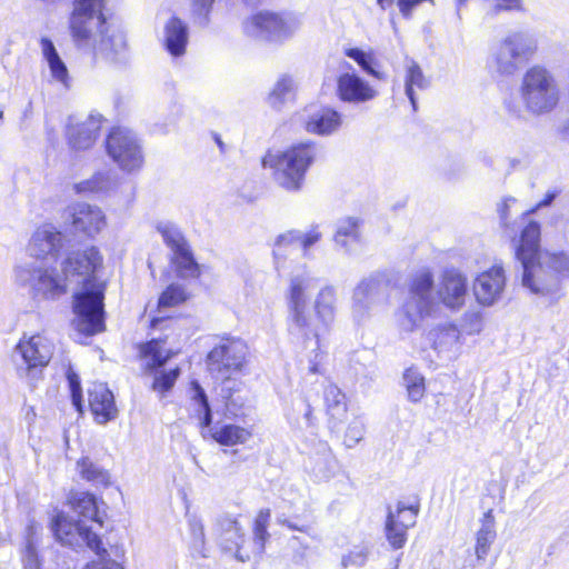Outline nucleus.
Instances as JSON below:
<instances>
[{"label":"nucleus","mask_w":569,"mask_h":569,"mask_svg":"<svg viewBox=\"0 0 569 569\" xmlns=\"http://www.w3.org/2000/svg\"><path fill=\"white\" fill-rule=\"evenodd\" d=\"M468 298V278L457 269H447L435 283L428 270L418 272L411 280L409 296L396 313L401 332H413L425 319L438 313L440 306L450 311L461 310Z\"/></svg>","instance_id":"f257e3e1"},{"label":"nucleus","mask_w":569,"mask_h":569,"mask_svg":"<svg viewBox=\"0 0 569 569\" xmlns=\"http://www.w3.org/2000/svg\"><path fill=\"white\" fill-rule=\"evenodd\" d=\"M102 266V257L96 247L74 251L62 263V273L71 284H83L74 297L73 325L84 335L92 336L104 330V282H97L94 272Z\"/></svg>","instance_id":"f03ea898"},{"label":"nucleus","mask_w":569,"mask_h":569,"mask_svg":"<svg viewBox=\"0 0 569 569\" xmlns=\"http://www.w3.org/2000/svg\"><path fill=\"white\" fill-rule=\"evenodd\" d=\"M315 157L316 149L311 143H299L284 150L269 151L262 164L272 170L273 179L281 188L298 191Z\"/></svg>","instance_id":"7ed1b4c3"},{"label":"nucleus","mask_w":569,"mask_h":569,"mask_svg":"<svg viewBox=\"0 0 569 569\" xmlns=\"http://www.w3.org/2000/svg\"><path fill=\"white\" fill-rule=\"evenodd\" d=\"M250 361L248 343L234 336L219 337L207 356V367L216 380L230 382L247 371Z\"/></svg>","instance_id":"20e7f679"},{"label":"nucleus","mask_w":569,"mask_h":569,"mask_svg":"<svg viewBox=\"0 0 569 569\" xmlns=\"http://www.w3.org/2000/svg\"><path fill=\"white\" fill-rule=\"evenodd\" d=\"M520 94L526 110L533 116L551 112L560 99L553 76L541 67H532L525 73Z\"/></svg>","instance_id":"39448f33"},{"label":"nucleus","mask_w":569,"mask_h":569,"mask_svg":"<svg viewBox=\"0 0 569 569\" xmlns=\"http://www.w3.org/2000/svg\"><path fill=\"white\" fill-rule=\"evenodd\" d=\"M313 312L309 307L303 313V322H297L292 335L305 340L316 339L327 333L333 323L338 310V295L333 286L322 287L316 295L312 303Z\"/></svg>","instance_id":"423d86ee"},{"label":"nucleus","mask_w":569,"mask_h":569,"mask_svg":"<svg viewBox=\"0 0 569 569\" xmlns=\"http://www.w3.org/2000/svg\"><path fill=\"white\" fill-rule=\"evenodd\" d=\"M54 346L44 335L23 336L13 350L19 378L32 385L52 358Z\"/></svg>","instance_id":"0eeeda50"},{"label":"nucleus","mask_w":569,"mask_h":569,"mask_svg":"<svg viewBox=\"0 0 569 569\" xmlns=\"http://www.w3.org/2000/svg\"><path fill=\"white\" fill-rule=\"evenodd\" d=\"M14 274L18 282L50 299L64 295L71 286L67 274H59L44 262H23L16 267Z\"/></svg>","instance_id":"6e6552de"},{"label":"nucleus","mask_w":569,"mask_h":569,"mask_svg":"<svg viewBox=\"0 0 569 569\" xmlns=\"http://www.w3.org/2000/svg\"><path fill=\"white\" fill-rule=\"evenodd\" d=\"M299 27L300 22L297 18L281 17L269 11L253 14L243 23L247 36L263 40H283L292 36Z\"/></svg>","instance_id":"1a4fd4ad"},{"label":"nucleus","mask_w":569,"mask_h":569,"mask_svg":"<svg viewBox=\"0 0 569 569\" xmlns=\"http://www.w3.org/2000/svg\"><path fill=\"white\" fill-rule=\"evenodd\" d=\"M163 341L152 339L141 347L140 353L146 359V369L154 370L152 390L162 398L174 386L180 376L179 367L170 370L157 369L162 367L171 357L172 352L162 348Z\"/></svg>","instance_id":"9d476101"},{"label":"nucleus","mask_w":569,"mask_h":569,"mask_svg":"<svg viewBox=\"0 0 569 569\" xmlns=\"http://www.w3.org/2000/svg\"><path fill=\"white\" fill-rule=\"evenodd\" d=\"M107 150L113 161L124 171L139 170L143 164L141 146L129 129H113L107 140Z\"/></svg>","instance_id":"9b49d317"},{"label":"nucleus","mask_w":569,"mask_h":569,"mask_svg":"<svg viewBox=\"0 0 569 569\" xmlns=\"http://www.w3.org/2000/svg\"><path fill=\"white\" fill-rule=\"evenodd\" d=\"M316 280L306 268L291 273L284 291L288 309V328L291 332L297 322H303V313L308 307L309 291L313 289Z\"/></svg>","instance_id":"f8f14e48"},{"label":"nucleus","mask_w":569,"mask_h":569,"mask_svg":"<svg viewBox=\"0 0 569 569\" xmlns=\"http://www.w3.org/2000/svg\"><path fill=\"white\" fill-rule=\"evenodd\" d=\"M523 267L522 286L532 295L553 301L558 298L560 280L545 264L541 254L521 261Z\"/></svg>","instance_id":"ddd939ff"},{"label":"nucleus","mask_w":569,"mask_h":569,"mask_svg":"<svg viewBox=\"0 0 569 569\" xmlns=\"http://www.w3.org/2000/svg\"><path fill=\"white\" fill-rule=\"evenodd\" d=\"M386 283L378 276L362 279L353 290L351 315L355 321L361 323L378 311L385 300Z\"/></svg>","instance_id":"4468645a"},{"label":"nucleus","mask_w":569,"mask_h":569,"mask_svg":"<svg viewBox=\"0 0 569 569\" xmlns=\"http://www.w3.org/2000/svg\"><path fill=\"white\" fill-rule=\"evenodd\" d=\"M69 30L77 47L93 51L97 43L101 41L102 33L109 31V26L103 14L83 13L79 9L71 11Z\"/></svg>","instance_id":"2eb2a0df"},{"label":"nucleus","mask_w":569,"mask_h":569,"mask_svg":"<svg viewBox=\"0 0 569 569\" xmlns=\"http://www.w3.org/2000/svg\"><path fill=\"white\" fill-rule=\"evenodd\" d=\"M52 529L57 539L72 548L87 546L96 555L104 552L101 539L80 521H73L63 513H58L53 520Z\"/></svg>","instance_id":"dca6fc26"},{"label":"nucleus","mask_w":569,"mask_h":569,"mask_svg":"<svg viewBox=\"0 0 569 569\" xmlns=\"http://www.w3.org/2000/svg\"><path fill=\"white\" fill-rule=\"evenodd\" d=\"M336 93L339 100L350 104H363L378 96V90L362 79L353 67L343 62L337 77Z\"/></svg>","instance_id":"f3484780"},{"label":"nucleus","mask_w":569,"mask_h":569,"mask_svg":"<svg viewBox=\"0 0 569 569\" xmlns=\"http://www.w3.org/2000/svg\"><path fill=\"white\" fill-rule=\"evenodd\" d=\"M427 340L438 357L455 360L462 348V333L458 326L451 322L435 326L427 332Z\"/></svg>","instance_id":"a211bd4d"},{"label":"nucleus","mask_w":569,"mask_h":569,"mask_svg":"<svg viewBox=\"0 0 569 569\" xmlns=\"http://www.w3.org/2000/svg\"><path fill=\"white\" fill-rule=\"evenodd\" d=\"M505 287L503 268L493 266L477 276L472 288L477 302L483 307H491L501 299Z\"/></svg>","instance_id":"6ab92c4d"},{"label":"nucleus","mask_w":569,"mask_h":569,"mask_svg":"<svg viewBox=\"0 0 569 569\" xmlns=\"http://www.w3.org/2000/svg\"><path fill=\"white\" fill-rule=\"evenodd\" d=\"M321 239V233L317 228L309 231L289 230L279 234L273 244V258L276 268L279 270L284 266L287 253L302 249L305 253Z\"/></svg>","instance_id":"aec40b11"},{"label":"nucleus","mask_w":569,"mask_h":569,"mask_svg":"<svg viewBox=\"0 0 569 569\" xmlns=\"http://www.w3.org/2000/svg\"><path fill=\"white\" fill-rule=\"evenodd\" d=\"M67 216L73 228L88 237H94L107 227V217L103 210L94 204L78 202L69 206Z\"/></svg>","instance_id":"412c9836"},{"label":"nucleus","mask_w":569,"mask_h":569,"mask_svg":"<svg viewBox=\"0 0 569 569\" xmlns=\"http://www.w3.org/2000/svg\"><path fill=\"white\" fill-rule=\"evenodd\" d=\"M160 231L164 241L172 250V261L176 264L178 274L183 278L198 277L199 267L181 233L177 229L168 226L161 228Z\"/></svg>","instance_id":"4be33fe9"},{"label":"nucleus","mask_w":569,"mask_h":569,"mask_svg":"<svg viewBox=\"0 0 569 569\" xmlns=\"http://www.w3.org/2000/svg\"><path fill=\"white\" fill-rule=\"evenodd\" d=\"M62 247V234L52 224L46 223L39 227L30 238L27 251L36 262L47 259H56Z\"/></svg>","instance_id":"5701e85b"},{"label":"nucleus","mask_w":569,"mask_h":569,"mask_svg":"<svg viewBox=\"0 0 569 569\" xmlns=\"http://www.w3.org/2000/svg\"><path fill=\"white\" fill-rule=\"evenodd\" d=\"M88 401L91 412L99 423L113 420L118 415L113 395L106 383H92L88 389Z\"/></svg>","instance_id":"b1692460"},{"label":"nucleus","mask_w":569,"mask_h":569,"mask_svg":"<svg viewBox=\"0 0 569 569\" xmlns=\"http://www.w3.org/2000/svg\"><path fill=\"white\" fill-rule=\"evenodd\" d=\"M102 123L101 116H89L83 121L70 122L67 129L68 143L73 150L89 149L96 141Z\"/></svg>","instance_id":"393cba45"},{"label":"nucleus","mask_w":569,"mask_h":569,"mask_svg":"<svg viewBox=\"0 0 569 569\" xmlns=\"http://www.w3.org/2000/svg\"><path fill=\"white\" fill-rule=\"evenodd\" d=\"M161 40L172 57L183 56L189 40L188 26L177 17L169 18L163 24Z\"/></svg>","instance_id":"a878e982"},{"label":"nucleus","mask_w":569,"mask_h":569,"mask_svg":"<svg viewBox=\"0 0 569 569\" xmlns=\"http://www.w3.org/2000/svg\"><path fill=\"white\" fill-rule=\"evenodd\" d=\"M342 123L341 114L330 108H323L312 113L306 121V130L309 133L328 136L336 132Z\"/></svg>","instance_id":"bb28decb"},{"label":"nucleus","mask_w":569,"mask_h":569,"mask_svg":"<svg viewBox=\"0 0 569 569\" xmlns=\"http://www.w3.org/2000/svg\"><path fill=\"white\" fill-rule=\"evenodd\" d=\"M40 48L42 58L50 70L51 78L63 87L69 88L70 77L68 68L58 53L53 42L48 38H42L40 40Z\"/></svg>","instance_id":"cd10ccee"},{"label":"nucleus","mask_w":569,"mask_h":569,"mask_svg":"<svg viewBox=\"0 0 569 569\" xmlns=\"http://www.w3.org/2000/svg\"><path fill=\"white\" fill-rule=\"evenodd\" d=\"M480 527L476 531L475 555L478 560H485L491 545L496 540V520L492 510H488L479 519Z\"/></svg>","instance_id":"c85d7f7f"},{"label":"nucleus","mask_w":569,"mask_h":569,"mask_svg":"<svg viewBox=\"0 0 569 569\" xmlns=\"http://www.w3.org/2000/svg\"><path fill=\"white\" fill-rule=\"evenodd\" d=\"M211 437L222 446H237L247 443L253 436L250 428L233 423H217L211 428Z\"/></svg>","instance_id":"c756f323"},{"label":"nucleus","mask_w":569,"mask_h":569,"mask_svg":"<svg viewBox=\"0 0 569 569\" xmlns=\"http://www.w3.org/2000/svg\"><path fill=\"white\" fill-rule=\"evenodd\" d=\"M100 39L101 41L97 43L93 51L108 59L117 60L127 50V40L122 31L109 29L107 33H102Z\"/></svg>","instance_id":"7c9ffc66"},{"label":"nucleus","mask_w":569,"mask_h":569,"mask_svg":"<svg viewBox=\"0 0 569 569\" xmlns=\"http://www.w3.org/2000/svg\"><path fill=\"white\" fill-rule=\"evenodd\" d=\"M335 242L346 252H352L357 250L360 243L358 221L353 218L341 220L337 227Z\"/></svg>","instance_id":"2f4dec72"},{"label":"nucleus","mask_w":569,"mask_h":569,"mask_svg":"<svg viewBox=\"0 0 569 569\" xmlns=\"http://www.w3.org/2000/svg\"><path fill=\"white\" fill-rule=\"evenodd\" d=\"M77 470L83 480L92 483L94 487L107 488L111 485L109 471L88 457L77 461Z\"/></svg>","instance_id":"473e14b6"},{"label":"nucleus","mask_w":569,"mask_h":569,"mask_svg":"<svg viewBox=\"0 0 569 569\" xmlns=\"http://www.w3.org/2000/svg\"><path fill=\"white\" fill-rule=\"evenodd\" d=\"M540 228L537 223L530 222L521 232L520 244L516 254L520 261L538 258L539 254Z\"/></svg>","instance_id":"72a5a7b5"},{"label":"nucleus","mask_w":569,"mask_h":569,"mask_svg":"<svg viewBox=\"0 0 569 569\" xmlns=\"http://www.w3.org/2000/svg\"><path fill=\"white\" fill-rule=\"evenodd\" d=\"M428 84L429 82L420 66L416 61L409 60L406 64L405 91L413 109H416L417 106L415 88L422 90L426 89Z\"/></svg>","instance_id":"f704fd0d"},{"label":"nucleus","mask_w":569,"mask_h":569,"mask_svg":"<svg viewBox=\"0 0 569 569\" xmlns=\"http://www.w3.org/2000/svg\"><path fill=\"white\" fill-rule=\"evenodd\" d=\"M323 397L328 415L337 421H342L347 413L345 393L337 386L329 385L325 388Z\"/></svg>","instance_id":"c9c22d12"},{"label":"nucleus","mask_w":569,"mask_h":569,"mask_svg":"<svg viewBox=\"0 0 569 569\" xmlns=\"http://www.w3.org/2000/svg\"><path fill=\"white\" fill-rule=\"evenodd\" d=\"M513 56L521 63L527 60L537 49L536 41L523 33H513L505 39Z\"/></svg>","instance_id":"e433bc0d"},{"label":"nucleus","mask_w":569,"mask_h":569,"mask_svg":"<svg viewBox=\"0 0 569 569\" xmlns=\"http://www.w3.org/2000/svg\"><path fill=\"white\" fill-rule=\"evenodd\" d=\"M295 89L293 79L287 74L281 76L268 96L269 104L273 108H280L293 96Z\"/></svg>","instance_id":"4c0bfd02"},{"label":"nucleus","mask_w":569,"mask_h":569,"mask_svg":"<svg viewBox=\"0 0 569 569\" xmlns=\"http://www.w3.org/2000/svg\"><path fill=\"white\" fill-rule=\"evenodd\" d=\"M345 54L352 59L367 74L382 80L385 74L375 69L376 59L372 51H363L359 48H347Z\"/></svg>","instance_id":"58836bf2"},{"label":"nucleus","mask_w":569,"mask_h":569,"mask_svg":"<svg viewBox=\"0 0 569 569\" xmlns=\"http://www.w3.org/2000/svg\"><path fill=\"white\" fill-rule=\"evenodd\" d=\"M113 180L109 172H97L90 179L74 184V190L79 194L96 193L109 190Z\"/></svg>","instance_id":"ea45409f"},{"label":"nucleus","mask_w":569,"mask_h":569,"mask_svg":"<svg viewBox=\"0 0 569 569\" xmlns=\"http://www.w3.org/2000/svg\"><path fill=\"white\" fill-rule=\"evenodd\" d=\"M403 385L410 401L418 402L423 398L426 392L425 378L417 369L409 368L405 371Z\"/></svg>","instance_id":"a19ab883"},{"label":"nucleus","mask_w":569,"mask_h":569,"mask_svg":"<svg viewBox=\"0 0 569 569\" xmlns=\"http://www.w3.org/2000/svg\"><path fill=\"white\" fill-rule=\"evenodd\" d=\"M493 61L500 73L510 74L515 72L519 66V61L505 40L497 47L493 53Z\"/></svg>","instance_id":"79ce46f5"},{"label":"nucleus","mask_w":569,"mask_h":569,"mask_svg":"<svg viewBox=\"0 0 569 569\" xmlns=\"http://www.w3.org/2000/svg\"><path fill=\"white\" fill-rule=\"evenodd\" d=\"M271 512L269 509H262L257 515L254 520V541H253V551L256 553H260L264 549V542L269 538V533L267 531L269 521H270Z\"/></svg>","instance_id":"37998d69"},{"label":"nucleus","mask_w":569,"mask_h":569,"mask_svg":"<svg viewBox=\"0 0 569 569\" xmlns=\"http://www.w3.org/2000/svg\"><path fill=\"white\" fill-rule=\"evenodd\" d=\"M189 295L180 284H170L160 296L158 301L159 312L166 308L176 307L188 299Z\"/></svg>","instance_id":"c03bdc74"},{"label":"nucleus","mask_w":569,"mask_h":569,"mask_svg":"<svg viewBox=\"0 0 569 569\" xmlns=\"http://www.w3.org/2000/svg\"><path fill=\"white\" fill-rule=\"evenodd\" d=\"M189 527L191 533V549L196 553L194 556L206 558L208 555L202 522L197 518H192L189 521Z\"/></svg>","instance_id":"a18cd8bd"},{"label":"nucleus","mask_w":569,"mask_h":569,"mask_svg":"<svg viewBox=\"0 0 569 569\" xmlns=\"http://www.w3.org/2000/svg\"><path fill=\"white\" fill-rule=\"evenodd\" d=\"M192 400L198 407L197 411L200 416V423L203 427H209L211 423V410L204 390L197 382H192Z\"/></svg>","instance_id":"49530a36"},{"label":"nucleus","mask_w":569,"mask_h":569,"mask_svg":"<svg viewBox=\"0 0 569 569\" xmlns=\"http://www.w3.org/2000/svg\"><path fill=\"white\" fill-rule=\"evenodd\" d=\"M387 539L395 549L402 548L407 540V528L400 526L395 516H388L387 523Z\"/></svg>","instance_id":"de8ad7c7"},{"label":"nucleus","mask_w":569,"mask_h":569,"mask_svg":"<svg viewBox=\"0 0 569 569\" xmlns=\"http://www.w3.org/2000/svg\"><path fill=\"white\" fill-rule=\"evenodd\" d=\"M545 264L552 271V273L560 276H569V257L565 253H550L545 252L541 254Z\"/></svg>","instance_id":"09e8293b"},{"label":"nucleus","mask_w":569,"mask_h":569,"mask_svg":"<svg viewBox=\"0 0 569 569\" xmlns=\"http://www.w3.org/2000/svg\"><path fill=\"white\" fill-rule=\"evenodd\" d=\"M418 508L413 506H405L401 502L396 505L395 509H389L388 516H395L398 523L405 528H410L416 523Z\"/></svg>","instance_id":"8fccbe9b"},{"label":"nucleus","mask_w":569,"mask_h":569,"mask_svg":"<svg viewBox=\"0 0 569 569\" xmlns=\"http://www.w3.org/2000/svg\"><path fill=\"white\" fill-rule=\"evenodd\" d=\"M73 508L80 516L94 519L97 516V503L93 496L81 493L76 500Z\"/></svg>","instance_id":"3c124183"},{"label":"nucleus","mask_w":569,"mask_h":569,"mask_svg":"<svg viewBox=\"0 0 569 569\" xmlns=\"http://www.w3.org/2000/svg\"><path fill=\"white\" fill-rule=\"evenodd\" d=\"M365 436V425L359 421L355 420L351 423H349L346 435H345V443L347 447L352 448L355 447L359 441L362 440Z\"/></svg>","instance_id":"603ef678"},{"label":"nucleus","mask_w":569,"mask_h":569,"mask_svg":"<svg viewBox=\"0 0 569 569\" xmlns=\"http://www.w3.org/2000/svg\"><path fill=\"white\" fill-rule=\"evenodd\" d=\"M67 378L71 391L72 403L79 412H82L80 379L71 369L68 370Z\"/></svg>","instance_id":"864d4df0"},{"label":"nucleus","mask_w":569,"mask_h":569,"mask_svg":"<svg viewBox=\"0 0 569 569\" xmlns=\"http://www.w3.org/2000/svg\"><path fill=\"white\" fill-rule=\"evenodd\" d=\"M227 533L230 536V537H234L236 538V555L234 557L240 560V561H248L250 560V558L253 556V555H249V553H242L241 549H242V542H243V533L241 531V528L238 526V523L234 521L232 522V525L230 526V529L227 531Z\"/></svg>","instance_id":"5fc2aeb1"},{"label":"nucleus","mask_w":569,"mask_h":569,"mask_svg":"<svg viewBox=\"0 0 569 569\" xmlns=\"http://www.w3.org/2000/svg\"><path fill=\"white\" fill-rule=\"evenodd\" d=\"M104 7V0H74L72 10L83 11V13L103 14L102 9Z\"/></svg>","instance_id":"6e6d98bb"},{"label":"nucleus","mask_w":569,"mask_h":569,"mask_svg":"<svg viewBox=\"0 0 569 569\" xmlns=\"http://www.w3.org/2000/svg\"><path fill=\"white\" fill-rule=\"evenodd\" d=\"M97 556L98 559L88 562L86 569H124L119 562L109 557L106 548L103 553Z\"/></svg>","instance_id":"4d7b16f0"},{"label":"nucleus","mask_w":569,"mask_h":569,"mask_svg":"<svg viewBox=\"0 0 569 569\" xmlns=\"http://www.w3.org/2000/svg\"><path fill=\"white\" fill-rule=\"evenodd\" d=\"M368 551L366 548H356L342 558L343 567H361L367 561Z\"/></svg>","instance_id":"13d9d810"},{"label":"nucleus","mask_w":569,"mask_h":569,"mask_svg":"<svg viewBox=\"0 0 569 569\" xmlns=\"http://www.w3.org/2000/svg\"><path fill=\"white\" fill-rule=\"evenodd\" d=\"M423 2L433 3V0H397V6L402 17L409 19L412 16L413 9Z\"/></svg>","instance_id":"bf43d9fd"},{"label":"nucleus","mask_w":569,"mask_h":569,"mask_svg":"<svg viewBox=\"0 0 569 569\" xmlns=\"http://www.w3.org/2000/svg\"><path fill=\"white\" fill-rule=\"evenodd\" d=\"M495 10H513L520 8L521 0H488Z\"/></svg>","instance_id":"052dcab7"},{"label":"nucleus","mask_w":569,"mask_h":569,"mask_svg":"<svg viewBox=\"0 0 569 569\" xmlns=\"http://www.w3.org/2000/svg\"><path fill=\"white\" fill-rule=\"evenodd\" d=\"M465 320L470 321V333H479L481 331V316L478 312L465 313Z\"/></svg>","instance_id":"680f3d73"},{"label":"nucleus","mask_w":569,"mask_h":569,"mask_svg":"<svg viewBox=\"0 0 569 569\" xmlns=\"http://www.w3.org/2000/svg\"><path fill=\"white\" fill-rule=\"evenodd\" d=\"M279 523H281L282 526H286L287 528L291 529V530H299L301 532H309V527L308 526H301V527H298L296 523H293L292 521L288 520V519H278Z\"/></svg>","instance_id":"e2e57ef3"},{"label":"nucleus","mask_w":569,"mask_h":569,"mask_svg":"<svg viewBox=\"0 0 569 569\" xmlns=\"http://www.w3.org/2000/svg\"><path fill=\"white\" fill-rule=\"evenodd\" d=\"M515 202H516V200H515V199H512V198H510V199H507V200L502 203V206L500 207L499 212H500V217H501L502 221H505V222H506V220H507V218H508L507 210H508V208L510 207V203H515Z\"/></svg>","instance_id":"0e129e2a"},{"label":"nucleus","mask_w":569,"mask_h":569,"mask_svg":"<svg viewBox=\"0 0 569 569\" xmlns=\"http://www.w3.org/2000/svg\"><path fill=\"white\" fill-rule=\"evenodd\" d=\"M226 398V408L227 410L232 413L233 416H237L236 410H233V407L237 406L236 401L232 399L230 395L224 396Z\"/></svg>","instance_id":"69168bd1"},{"label":"nucleus","mask_w":569,"mask_h":569,"mask_svg":"<svg viewBox=\"0 0 569 569\" xmlns=\"http://www.w3.org/2000/svg\"><path fill=\"white\" fill-rule=\"evenodd\" d=\"M562 138L569 141V119L565 122L561 129Z\"/></svg>","instance_id":"338daca9"},{"label":"nucleus","mask_w":569,"mask_h":569,"mask_svg":"<svg viewBox=\"0 0 569 569\" xmlns=\"http://www.w3.org/2000/svg\"><path fill=\"white\" fill-rule=\"evenodd\" d=\"M193 1L202 9H207L213 3L214 0H193Z\"/></svg>","instance_id":"774afa93"}]
</instances>
